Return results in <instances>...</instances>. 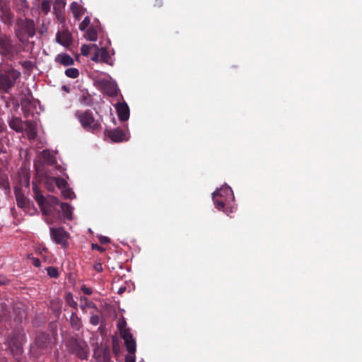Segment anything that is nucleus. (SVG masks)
<instances>
[{"instance_id":"f257e3e1","label":"nucleus","mask_w":362,"mask_h":362,"mask_svg":"<svg viewBox=\"0 0 362 362\" xmlns=\"http://www.w3.org/2000/svg\"><path fill=\"white\" fill-rule=\"evenodd\" d=\"M36 34V26L34 21L25 17H18L15 23L14 35L18 40L23 45H28L29 39ZM30 44L33 46L34 42Z\"/></svg>"},{"instance_id":"f03ea898","label":"nucleus","mask_w":362,"mask_h":362,"mask_svg":"<svg viewBox=\"0 0 362 362\" xmlns=\"http://www.w3.org/2000/svg\"><path fill=\"white\" fill-rule=\"evenodd\" d=\"M26 341V337L23 330L16 329L8 334L6 344L10 353L19 362L23 354V344Z\"/></svg>"},{"instance_id":"7ed1b4c3","label":"nucleus","mask_w":362,"mask_h":362,"mask_svg":"<svg viewBox=\"0 0 362 362\" xmlns=\"http://www.w3.org/2000/svg\"><path fill=\"white\" fill-rule=\"evenodd\" d=\"M63 342L66 349L70 354L74 355L81 360H88L90 349L84 340L69 336L64 339Z\"/></svg>"},{"instance_id":"20e7f679","label":"nucleus","mask_w":362,"mask_h":362,"mask_svg":"<svg viewBox=\"0 0 362 362\" xmlns=\"http://www.w3.org/2000/svg\"><path fill=\"white\" fill-rule=\"evenodd\" d=\"M57 338L54 337L53 344L55 345ZM52 349V341L50 335L45 332H38L36 334L34 344L30 346V354L34 358H39L47 350Z\"/></svg>"},{"instance_id":"39448f33","label":"nucleus","mask_w":362,"mask_h":362,"mask_svg":"<svg viewBox=\"0 0 362 362\" xmlns=\"http://www.w3.org/2000/svg\"><path fill=\"white\" fill-rule=\"evenodd\" d=\"M74 115L86 132L96 134L101 131V123L90 110H76Z\"/></svg>"},{"instance_id":"423d86ee","label":"nucleus","mask_w":362,"mask_h":362,"mask_svg":"<svg viewBox=\"0 0 362 362\" xmlns=\"http://www.w3.org/2000/svg\"><path fill=\"white\" fill-rule=\"evenodd\" d=\"M231 197H233V192L229 187H221L212 194L215 207L227 215L232 213V207L228 205Z\"/></svg>"},{"instance_id":"0eeeda50","label":"nucleus","mask_w":362,"mask_h":362,"mask_svg":"<svg viewBox=\"0 0 362 362\" xmlns=\"http://www.w3.org/2000/svg\"><path fill=\"white\" fill-rule=\"evenodd\" d=\"M117 329L120 337L124 339L126 349L130 354H135L136 349V341L130 332V329L127 327V322L124 317L117 321Z\"/></svg>"},{"instance_id":"6e6552de","label":"nucleus","mask_w":362,"mask_h":362,"mask_svg":"<svg viewBox=\"0 0 362 362\" xmlns=\"http://www.w3.org/2000/svg\"><path fill=\"white\" fill-rule=\"evenodd\" d=\"M20 76L21 73L13 69L0 74V89L5 93H8Z\"/></svg>"},{"instance_id":"1a4fd4ad","label":"nucleus","mask_w":362,"mask_h":362,"mask_svg":"<svg viewBox=\"0 0 362 362\" xmlns=\"http://www.w3.org/2000/svg\"><path fill=\"white\" fill-rule=\"evenodd\" d=\"M0 54L8 59H12L17 54L16 45L10 38H0Z\"/></svg>"},{"instance_id":"9d476101","label":"nucleus","mask_w":362,"mask_h":362,"mask_svg":"<svg viewBox=\"0 0 362 362\" xmlns=\"http://www.w3.org/2000/svg\"><path fill=\"white\" fill-rule=\"evenodd\" d=\"M96 86L100 89L103 93L110 96L115 97L118 93L117 84L106 78H100L95 81Z\"/></svg>"},{"instance_id":"9b49d317","label":"nucleus","mask_w":362,"mask_h":362,"mask_svg":"<svg viewBox=\"0 0 362 362\" xmlns=\"http://www.w3.org/2000/svg\"><path fill=\"white\" fill-rule=\"evenodd\" d=\"M50 236L52 239L62 247L68 246L69 234L63 228H50Z\"/></svg>"},{"instance_id":"f8f14e48","label":"nucleus","mask_w":362,"mask_h":362,"mask_svg":"<svg viewBox=\"0 0 362 362\" xmlns=\"http://www.w3.org/2000/svg\"><path fill=\"white\" fill-rule=\"evenodd\" d=\"M33 191L34 192V197L38 204L42 212L45 215H49L51 214L49 203L42 194L40 189L36 184H33Z\"/></svg>"},{"instance_id":"ddd939ff","label":"nucleus","mask_w":362,"mask_h":362,"mask_svg":"<svg viewBox=\"0 0 362 362\" xmlns=\"http://www.w3.org/2000/svg\"><path fill=\"white\" fill-rule=\"evenodd\" d=\"M107 133L111 141L115 143L127 141L129 139L128 132L124 131L119 128L107 130Z\"/></svg>"},{"instance_id":"4468645a","label":"nucleus","mask_w":362,"mask_h":362,"mask_svg":"<svg viewBox=\"0 0 362 362\" xmlns=\"http://www.w3.org/2000/svg\"><path fill=\"white\" fill-rule=\"evenodd\" d=\"M0 20L7 25H11L13 23L14 13L11 9L6 6H0Z\"/></svg>"},{"instance_id":"2eb2a0df","label":"nucleus","mask_w":362,"mask_h":362,"mask_svg":"<svg viewBox=\"0 0 362 362\" xmlns=\"http://www.w3.org/2000/svg\"><path fill=\"white\" fill-rule=\"evenodd\" d=\"M116 110L119 119L127 121L129 118V108L126 103H118L116 105Z\"/></svg>"},{"instance_id":"dca6fc26","label":"nucleus","mask_w":362,"mask_h":362,"mask_svg":"<svg viewBox=\"0 0 362 362\" xmlns=\"http://www.w3.org/2000/svg\"><path fill=\"white\" fill-rule=\"evenodd\" d=\"M14 192L17 206L21 209H28L31 202L25 197L21 190L20 189H16Z\"/></svg>"},{"instance_id":"f3484780","label":"nucleus","mask_w":362,"mask_h":362,"mask_svg":"<svg viewBox=\"0 0 362 362\" xmlns=\"http://www.w3.org/2000/svg\"><path fill=\"white\" fill-rule=\"evenodd\" d=\"M25 132L29 140H34L37 136V124L33 120H27L25 123Z\"/></svg>"},{"instance_id":"a211bd4d","label":"nucleus","mask_w":362,"mask_h":362,"mask_svg":"<svg viewBox=\"0 0 362 362\" xmlns=\"http://www.w3.org/2000/svg\"><path fill=\"white\" fill-rule=\"evenodd\" d=\"M54 61L64 66H71L74 64V59L66 53L57 54L54 58Z\"/></svg>"},{"instance_id":"6ab92c4d","label":"nucleus","mask_w":362,"mask_h":362,"mask_svg":"<svg viewBox=\"0 0 362 362\" xmlns=\"http://www.w3.org/2000/svg\"><path fill=\"white\" fill-rule=\"evenodd\" d=\"M9 127L16 132H23L24 129L23 122L18 117H12L8 119Z\"/></svg>"},{"instance_id":"aec40b11","label":"nucleus","mask_w":362,"mask_h":362,"mask_svg":"<svg viewBox=\"0 0 362 362\" xmlns=\"http://www.w3.org/2000/svg\"><path fill=\"white\" fill-rule=\"evenodd\" d=\"M14 320L17 322H21L26 317V313L21 304H16L13 308Z\"/></svg>"},{"instance_id":"412c9836","label":"nucleus","mask_w":362,"mask_h":362,"mask_svg":"<svg viewBox=\"0 0 362 362\" xmlns=\"http://www.w3.org/2000/svg\"><path fill=\"white\" fill-rule=\"evenodd\" d=\"M70 325L71 327L76 331L79 330L80 328L81 327V318L78 317L76 311L71 313L70 317Z\"/></svg>"},{"instance_id":"4be33fe9","label":"nucleus","mask_w":362,"mask_h":362,"mask_svg":"<svg viewBox=\"0 0 362 362\" xmlns=\"http://www.w3.org/2000/svg\"><path fill=\"white\" fill-rule=\"evenodd\" d=\"M98 50L100 62L108 63L110 54L105 47L98 48L96 45H93Z\"/></svg>"},{"instance_id":"5701e85b","label":"nucleus","mask_w":362,"mask_h":362,"mask_svg":"<svg viewBox=\"0 0 362 362\" xmlns=\"http://www.w3.org/2000/svg\"><path fill=\"white\" fill-rule=\"evenodd\" d=\"M42 157L44 161L50 165H52L55 163L56 160L54 156L50 153L49 150H43L41 153Z\"/></svg>"},{"instance_id":"b1692460","label":"nucleus","mask_w":362,"mask_h":362,"mask_svg":"<svg viewBox=\"0 0 362 362\" xmlns=\"http://www.w3.org/2000/svg\"><path fill=\"white\" fill-rule=\"evenodd\" d=\"M56 41L64 46L69 45L70 43V37L67 33H63L61 34L58 32L56 35Z\"/></svg>"},{"instance_id":"393cba45","label":"nucleus","mask_w":362,"mask_h":362,"mask_svg":"<svg viewBox=\"0 0 362 362\" xmlns=\"http://www.w3.org/2000/svg\"><path fill=\"white\" fill-rule=\"evenodd\" d=\"M10 314V308L4 303H0V321L6 320Z\"/></svg>"},{"instance_id":"a878e982","label":"nucleus","mask_w":362,"mask_h":362,"mask_svg":"<svg viewBox=\"0 0 362 362\" xmlns=\"http://www.w3.org/2000/svg\"><path fill=\"white\" fill-rule=\"evenodd\" d=\"M79 102L83 105L90 106L93 103V98L88 92H83L80 96Z\"/></svg>"},{"instance_id":"bb28decb","label":"nucleus","mask_w":362,"mask_h":362,"mask_svg":"<svg viewBox=\"0 0 362 362\" xmlns=\"http://www.w3.org/2000/svg\"><path fill=\"white\" fill-rule=\"evenodd\" d=\"M60 206L65 218L71 219L72 209L71 206L67 203H60Z\"/></svg>"},{"instance_id":"cd10ccee","label":"nucleus","mask_w":362,"mask_h":362,"mask_svg":"<svg viewBox=\"0 0 362 362\" xmlns=\"http://www.w3.org/2000/svg\"><path fill=\"white\" fill-rule=\"evenodd\" d=\"M51 181H52L58 187V188L61 189L62 190L67 187V182L64 178L53 177L51 179Z\"/></svg>"},{"instance_id":"c85d7f7f","label":"nucleus","mask_w":362,"mask_h":362,"mask_svg":"<svg viewBox=\"0 0 362 362\" xmlns=\"http://www.w3.org/2000/svg\"><path fill=\"white\" fill-rule=\"evenodd\" d=\"M65 300H66V303H67V305H69L70 307L74 308L76 310H77L78 304L74 300L71 293L69 292V293H66Z\"/></svg>"},{"instance_id":"c756f323","label":"nucleus","mask_w":362,"mask_h":362,"mask_svg":"<svg viewBox=\"0 0 362 362\" xmlns=\"http://www.w3.org/2000/svg\"><path fill=\"white\" fill-rule=\"evenodd\" d=\"M31 104V100L28 96H25L21 99L22 110L24 112L25 116L28 114V106Z\"/></svg>"},{"instance_id":"7c9ffc66","label":"nucleus","mask_w":362,"mask_h":362,"mask_svg":"<svg viewBox=\"0 0 362 362\" xmlns=\"http://www.w3.org/2000/svg\"><path fill=\"white\" fill-rule=\"evenodd\" d=\"M65 75L71 78H76L79 76V71L76 68H69L65 70Z\"/></svg>"},{"instance_id":"2f4dec72","label":"nucleus","mask_w":362,"mask_h":362,"mask_svg":"<svg viewBox=\"0 0 362 362\" xmlns=\"http://www.w3.org/2000/svg\"><path fill=\"white\" fill-rule=\"evenodd\" d=\"M87 37L90 41H96L98 39V33L95 28H89L86 33Z\"/></svg>"},{"instance_id":"473e14b6","label":"nucleus","mask_w":362,"mask_h":362,"mask_svg":"<svg viewBox=\"0 0 362 362\" xmlns=\"http://www.w3.org/2000/svg\"><path fill=\"white\" fill-rule=\"evenodd\" d=\"M22 67L28 71H31L35 67V63L30 60L22 61L19 62Z\"/></svg>"},{"instance_id":"72a5a7b5","label":"nucleus","mask_w":362,"mask_h":362,"mask_svg":"<svg viewBox=\"0 0 362 362\" xmlns=\"http://www.w3.org/2000/svg\"><path fill=\"white\" fill-rule=\"evenodd\" d=\"M51 9V1L50 0H42L41 4V10L44 14H47Z\"/></svg>"},{"instance_id":"f704fd0d","label":"nucleus","mask_w":362,"mask_h":362,"mask_svg":"<svg viewBox=\"0 0 362 362\" xmlns=\"http://www.w3.org/2000/svg\"><path fill=\"white\" fill-rule=\"evenodd\" d=\"M47 274L51 278H57L59 276V272L56 267H48L47 268Z\"/></svg>"},{"instance_id":"c9c22d12","label":"nucleus","mask_w":362,"mask_h":362,"mask_svg":"<svg viewBox=\"0 0 362 362\" xmlns=\"http://www.w3.org/2000/svg\"><path fill=\"white\" fill-rule=\"evenodd\" d=\"M62 196L66 199H73L74 193L70 188H64L62 190Z\"/></svg>"},{"instance_id":"e433bc0d","label":"nucleus","mask_w":362,"mask_h":362,"mask_svg":"<svg viewBox=\"0 0 362 362\" xmlns=\"http://www.w3.org/2000/svg\"><path fill=\"white\" fill-rule=\"evenodd\" d=\"M71 9L74 14V16L80 15V11L81 9V6L77 2L74 1L71 4Z\"/></svg>"},{"instance_id":"4c0bfd02","label":"nucleus","mask_w":362,"mask_h":362,"mask_svg":"<svg viewBox=\"0 0 362 362\" xmlns=\"http://www.w3.org/2000/svg\"><path fill=\"white\" fill-rule=\"evenodd\" d=\"M66 5V0H54V10L59 11L63 8Z\"/></svg>"},{"instance_id":"58836bf2","label":"nucleus","mask_w":362,"mask_h":362,"mask_svg":"<svg viewBox=\"0 0 362 362\" xmlns=\"http://www.w3.org/2000/svg\"><path fill=\"white\" fill-rule=\"evenodd\" d=\"M51 305L54 311L59 312L61 308L62 302L59 299L52 300L51 301Z\"/></svg>"},{"instance_id":"ea45409f","label":"nucleus","mask_w":362,"mask_h":362,"mask_svg":"<svg viewBox=\"0 0 362 362\" xmlns=\"http://www.w3.org/2000/svg\"><path fill=\"white\" fill-rule=\"evenodd\" d=\"M90 18L88 16L85 17L83 21L79 24V29L82 31L85 30L90 24Z\"/></svg>"},{"instance_id":"a19ab883","label":"nucleus","mask_w":362,"mask_h":362,"mask_svg":"<svg viewBox=\"0 0 362 362\" xmlns=\"http://www.w3.org/2000/svg\"><path fill=\"white\" fill-rule=\"evenodd\" d=\"M47 202L49 203V206H50L51 211H52V206L59 204L58 198H57L56 197H54V196L49 197Z\"/></svg>"},{"instance_id":"79ce46f5","label":"nucleus","mask_w":362,"mask_h":362,"mask_svg":"<svg viewBox=\"0 0 362 362\" xmlns=\"http://www.w3.org/2000/svg\"><path fill=\"white\" fill-rule=\"evenodd\" d=\"M90 46L87 45H83L81 47V52L83 56H88L90 52Z\"/></svg>"},{"instance_id":"37998d69","label":"nucleus","mask_w":362,"mask_h":362,"mask_svg":"<svg viewBox=\"0 0 362 362\" xmlns=\"http://www.w3.org/2000/svg\"><path fill=\"white\" fill-rule=\"evenodd\" d=\"M90 322L93 325H98L100 322V317L98 315H93L90 318Z\"/></svg>"},{"instance_id":"c03bdc74","label":"nucleus","mask_w":362,"mask_h":362,"mask_svg":"<svg viewBox=\"0 0 362 362\" xmlns=\"http://www.w3.org/2000/svg\"><path fill=\"white\" fill-rule=\"evenodd\" d=\"M81 291L86 295H91L93 293V290L91 288L87 287L85 285H83L81 287Z\"/></svg>"},{"instance_id":"a18cd8bd","label":"nucleus","mask_w":362,"mask_h":362,"mask_svg":"<svg viewBox=\"0 0 362 362\" xmlns=\"http://www.w3.org/2000/svg\"><path fill=\"white\" fill-rule=\"evenodd\" d=\"M30 259L31 260V263L36 267H39L40 266V261L38 258H35L34 257L29 256Z\"/></svg>"},{"instance_id":"49530a36","label":"nucleus","mask_w":362,"mask_h":362,"mask_svg":"<svg viewBox=\"0 0 362 362\" xmlns=\"http://www.w3.org/2000/svg\"><path fill=\"white\" fill-rule=\"evenodd\" d=\"M91 248L93 250H96L99 251L100 252H104L105 251V249L104 247L100 246L98 244L93 243L91 245Z\"/></svg>"},{"instance_id":"de8ad7c7","label":"nucleus","mask_w":362,"mask_h":362,"mask_svg":"<svg viewBox=\"0 0 362 362\" xmlns=\"http://www.w3.org/2000/svg\"><path fill=\"white\" fill-rule=\"evenodd\" d=\"M128 353L129 354L125 357V362H135L134 354H130L129 352Z\"/></svg>"},{"instance_id":"09e8293b","label":"nucleus","mask_w":362,"mask_h":362,"mask_svg":"<svg viewBox=\"0 0 362 362\" xmlns=\"http://www.w3.org/2000/svg\"><path fill=\"white\" fill-rule=\"evenodd\" d=\"M99 241L101 244H107L110 242V240L108 237L106 236H100L99 238Z\"/></svg>"},{"instance_id":"8fccbe9b","label":"nucleus","mask_w":362,"mask_h":362,"mask_svg":"<svg viewBox=\"0 0 362 362\" xmlns=\"http://www.w3.org/2000/svg\"><path fill=\"white\" fill-rule=\"evenodd\" d=\"M163 5V0H155L154 2H153V7L155 8H160L162 7Z\"/></svg>"},{"instance_id":"3c124183","label":"nucleus","mask_w":362,"mask_h":362,"mask_svg":"<svg viewBox=\"0 0 362 362\" xmlns=\"http://www.w3.org/2000/svg\"><path fill=\"white\" fill-rule=\"evenodd\" d=\"M6 152V148L3 143V139L0 138V154L5 153Z\"/></svg>"},{"instance_id":"603ef678","label":"nucleus","mask_w":362,"mask_h":362,"mask_svg":"<svg viewBox=\"0 0 362 362\" xmlns=\"http://www.w3.org/2000/svg\"><path fill=\"white\" fill-rule=\"evenodd\" d=\"M91 59L93 61V62H100V57H99V54H98V50L96 49L95 51V53L94 54V56L92 57Z\"/></svg>"},{"instance_id":"864d4df0","label":"nucleus","mask_w":362,"mask_h":362,"mask_svg":"<svg viewBox=\"0 0 362 362\" xmlns=\"http://www.w3.org/2000/svg\"><path fill=\"white\" fill-rule=\"evenodd\" d=\"M94 269L98 272H100L103 271V267H102V264L100 263H96L95 265H94Z\"/></svg>"},{"instance_id":"5fc2aeb1","label":"nucleus","mask_w":362,"mask_h":362,"mask_svg":"<svg viewBox=\"0 0 362 362\" xmlns=\"http://www.w3.org/2000/svg\"><path fill=\"white\" fill-rule=\"evenodd\" d=\"M6 127L2 120H0V133L4 132L6 130Z\"/></svg>"},{"instance_id":"6e6d98bb","label":"nucleus","mask_w":362,"mask_h":362,"mask_svg":"<svg viewBox=\"0 0 362 362\" xmlns=\"http://www.w3.org/2000/svg\"><path fill=\"white\" fill-rule=\"evenodd\" d=\"M126 289H127L126 287H120L119 288L117 293L121 295L125 292Z\"/></svg>"},{"instance_id":"4d7b16f0","label":"nucleus","mask_w":362,"mask_h":362,"mask_svg":"<svg viewBox=\"0 0 362 362\" xmlns=\"http://www.w3.org/2000/svg\"><path fill=\"white\" fill-rule=\"evenodd\" d=\"M8 282V280L5 278H0V285H4L6 283Z\"/></svg>"},{"instance_id":"13d9d810","label":"nucleus","mask_w":362,"mask_h":362,"mask_svg":"<svg viewBox=\"0 0 362 362\" xmlns=\"http://www.w3.org/2000/svg\"><path fill=\"white\" fill-rule=\"evenodd\" d=\"M4 0H0V6H2V3H3Z\"/></svg>"},{"instance_id":"bf43d9fd","label":"nucleus","mask_w":362,"mask_h":362,"mask_svg":"<svg viewBox=\"0 0 362 362\" xmlns=\"http://www.w3.org/2000/svg\"><path fill=\"white\" fill-rule=\"evenodd\" d=\"M29 95H30V97H32V93H29Z\"/></svg>"}]
</instances>
